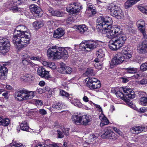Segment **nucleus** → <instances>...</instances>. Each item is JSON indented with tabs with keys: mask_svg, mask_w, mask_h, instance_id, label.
I'll return each mask as SVG.
<instances>
[{
	"mask_svg": "<svg viewBox=\"0 0 147 147\" xmlns=\"http://www.w3.org/2000/svg\"><path fill=\"white\" fill-rule=\"evenodd\" d=\"M18 143L15 142L11 143L9 144L10 147H18Z\"/></svg>",
	"mask_w": 147,
	"mask_h": 147,
	"instance_id": "0e129e2a",
	"label": "nucleus"
},
{
	"mask_svg": "<svg viewBox=\"0 0 147 147\" xmlns=\"http://www.w3.org/2000/svg\"><path fill=\"white\" fill-rule=\"evenodd\" d=\"M87 81V86L90 89L92 90L93 86L95 85L96 81H97V79L94 78H87L86 79Z\"/></svg>",
	"mask_w": 147,
	"mask_h": 147,
	"instance_id": "aec40b11",
	"label": "nucleus"
},
{
	"mask_svg": "<svg viewBox=\"0 0 147 147\" xmlns=\"http://www.w3.org/2000/svg\"><path fill=\"white\" fill-rule=\"evenodd\" d=\"M30 9L33 13L36 14L39 16H41L43 13L42 10L37 5L33 4L30 6Z\"/></svg>",
	"mask_w": 147,
	"mask_h": 147,
	"instance_id": "ddd939ff",
	"label": "nucleus"
},
{
	"mask_svg": "<svg viewBox=\"0 0 147 147\" xmlns=\"http://www.w3.org/2000/svg\"><path fill=\"white\" fill-rule=\"evenodd\" d=\"M82 6L78 2L71 3L66 7L67 11L71 14L76 13L82 8Z\"/></svg>",
	"mask_w": 147,
	"mask_h": 147,
	"instance_id": "1a4fd4ad",
	"label": "nucleus"
},
{
	"mask_svg": "<svg viewBox=\"0 0 147 147\" xmlns=\"http://www.w3.org/2000/svg\"><path fill=\"white\" fill-rule=\"evenodd\" d=\"M147 111V109L145 107H143L140 108L139 109L138 111L141 113H144Z\"/></svg>",
	"mask_w": 147,
	"mask_h": 147,
	"instance_id": "69168bd1",
	"label": "nucleus"
},
{
	"mask_svg": "<svg viewBox=\"0 0 147 147\" xmlns=\"http://www.w3.org/2000/svg\"><path fill=\"white\" fill-rule=\"evenodd\" d=\"M90 121L91 120L89 118L88 116L87 115H82L81 119V123L80 124L85 125H86L88 124Z\"/></svg>",
	"mask_w": 147,
	"mask_h": 147,
	"instance_id": "5701e85b",
	"label": "nucleus"
},
{
	"mask_svg": "<svg viewBox=\"0 0 147 147\" xmlns=\"http://www.w3.org/2000/svg\"><path fill=\"white\" fill-rule=\"evenodd\" d=\"M102 136L103 138L107 139L116 140L118 138V136L114 132L109 129H105L104 133Z\"/></svg>",
	"mask_w": 147,
	"mask_h": 147,
	"instance_id": "9d476101",
	"label": "nucleus"
},
{
	"mask_svg": "<svg viewBox=\"0 0 147 147\" xmlns=\"http://www.w3.org/2000/svg\"><path fill=\"white\" fill-rule=\"evenodd\" d=\"M10 121L9 119L7 118H3V120L2 121L1 125L4 126H7L10 123Z\"/></svg>",
	"mask_w": 147,
	"mask_h": 147,
	"instance_id": "4c0bfd02",
	"label": "nucleus"
},
{
	"mask_svg": "<svg viewBox=\"0 0 147 147\" xmlns=\"http://www.w3.org/2000/svg\"><path fill=\"white\" fill-rule=\"evenodd\" d=\"M65 74H70L72 71V69L68 66H65Z\"/></svg>",
	"mask_w": 147,
	"mask_h": 147,
	"instance_id": "3c124183",
	"label": "nucleus"
},
{
	"mask_svg": "<svg viewBox=\"0 0 147 147\" xmlns=\"http://www.w3.org/2000/svg\"><path fill=\"white\" fill-rule=\"evenodd\" d=\"M88 28L85 25H79L77 28L78 32L82 34L86 31Z\"/></svg>",
	"mask_w": 147,
	"mask_h": 147,
	"instance_id": "393cba45",
	"label": "nucleus"
},
{
	"mask_svg": "<svg viewBox=\"0 0 147 147\" xmlns=\"http://www.w3.org/2000/svg\"><path fill=\"white\" fill-rule=\"evenodd\" d=\"M38 74L42 78H44L48 79L50 78V76L49 75V72L42 67H39L37 69Z\"/></svg>",
	"mask_w": 147,
	"mask_h": 147,
	"instance_id": "4468645a",
	"label": "nucleus"
},
{
	"mask_svg": "<svg viewBox=\"0 0 147 147\" xmlns=\"http://www.w3.org/2000/svg\"><path fill=\"white\" fill-rule=\"evenodd\" d=\"M121 90H123V92L125 94V97L126 98L131 99L135 97V95L134 92L132 89L127 87H123L121 88Z\"/></svg>",
	"mask_w": 147,
	"mask_h": 147,
	"instance_id": "f8f14e48",
	"label": "nucleus"
},
{
	"mask_svg": "<svg viewBox=\"0 0 147 147\" xmlns=\"http://www.w3.org/2000/svg\"><path fill=\"white\" fill-rule=\"evenodd\" d=\"M139 9L142 12L147 14V9H146L142 6H139L138 7Z\"/></svg>",
	"mask_w": 147,
	"mask_h": 147,
	"instance_id": "603ef678",
	"label": "nucleus"
},
{
	"mask_svg": "<svg viewBox=\"0 0 147 147\" xmlns=\"http://www.w3.org/2000/svg\"><path fill=\"white\" fill-rule=\"evenodd\" d=\"M61 145V144L59 143L54 142L51 144L50 145L53 147H59Z\"/></svg>",
	"mask_w": 147,
	"mask_h": 147,
	"instance_id": "4d7b16f0",
	"label": "nucleus"
},
{
	"mask_svg": "<svg viewBox=\"0 0 147 147\" xmlns=\"http://www.w3.org/2000/svg\"><path fill=\"white\" fill-rule=\"evenodd\" d=\"M136 24L138 30L140 31L145 29V25L144 22L142 20H140L137 21Z\"/></svg>",
	"mask_w": 147,
	"mask_h": 147,
	"instance_id": "4be33fe9",
	"label": "nucleus"
},
{
	"mask_svg": "<svg viewBox=\"0 0 147 147\" xmlns=\"http://www.w3.org/2000/svg\"><path fill=\"white\" fill-rule=\"evenodd\" d=\"M30 54V53L29 52L27 51L25 52L24 51L22 53V57L25 59L30 58L31 56Z\"/></svg>",
	"mask_w": 147,
	"mask_h": 147,
	"instance_id": "a19ab883",
	"label": "nucleus"
},
{
	"mask_svg": "<svg viewBox=\"0 0 147 147\" xmlns=\"http://www.w3.org/2000/svg\"><path fill=\"white\" fill-rule=\"evenodd\" d=\"M71 51L70 48L65 49L63 48L53 46L49 48L47 51V55L48 57L53 59L55 58L58 59L63 58L66 59L68 57L69 52Z\"/></svg>",
	"mask_w": 147,
	"mask_h": 147,
	"instance_id": "f03ea898",
	"label": "nucleus"
},
{
	"mask_svg": "<svg viewBox=\"0 0 147 147\" xmlns=\"http://www.w3.org/2000/svg\"><path fill=\"white\" fill-rule=\"evenodd\" d=\"M11 9L13 12H17L18 11L20 12L23 10V9L22 8H19L17 6H13L11 7Z\"/></svg>",
	"mask_w": 147,
	"mask_h": 147,
	"instance_id": "37998d69",
	"label": "nucleus"
},
{
	"mask_svg": "<svg viewBox=\"0 0 147 147\" xmlns=\"http://www.w3.org/2000/svg\"><path fill=\"white\" fill-rule=\"evenodd\" d=\"M61 129L62 132L66 135H68L69 134V131L70 129L69 128H64L63 126H61Z\"/></svg>",
	"mask_w": 147,
	"mask_h": 147,
	"instance_id": "a18cd8bd",
	"label": "nucleus"
},
{
	"mask_svg": "<svg viewBox=\"0 0 147 147\" xmlns=\"http://www.w3.org/2000/svg\"><path fill=\"white\" fill-rule=\"evenodd\" d=\"M99 118L101 120L100 126L101 127L109 124V121L103 113H101L99 115Z\"/></svg>",
	"mask_w": 147,
	"mask_h": 147,
	"instance_id": "6ab92c4d",
	"label": "nucleus"
},
{
	"mask_svg": "<svg viewBox=\"0 0 147 147\" xmlns=\"http://www.w3.org/2000/svg\"><path fill=\"white\" fill-rule=\"evenodd\" d=\"M122 53L123 55L120 53H117L112 59L110 64V67L111 68H113L114 65L121 64L125 59H129L132 57L131 52L129 50L124 49L123 50Z\"/></svg>",
	"mask_w": 147,
	"mask_h": 147,
	"instance_id": "20e7f679",
	"label": "nucleus"
},
{
	"mask_svg": "<svg viewBox=\"0 0 147 147\" xmlns=\"http://www.w3.org/2000/svg\"><path fill=\"white\" fill-rule=\"evenodd\" d=\"M140 69L141 71H144L147 70V63H142L140 66Z\"/></svg>",
	"mask_w": 147,
	"mask_h": 147,
	"instance_id": "c03bdc74",
	"label": "nucleus"
},
{
	"mask_svg": "<svg viewBox=\"0 0 147 147\" xmlns=\"http://www.w3.org/2000/svg\"><path fill=\"white\" fill-rule=\"evenodd\" d=\"M30 59L31 60H34L35 61H39L40 60V58L38 57H34V56H33V57H31L30 56Z\"/></svg>",
	"mask_w": 147,
	"mask_h": 147,
	"instance_id": "052dcab7",
	"label": "nucleus"
},
{
	"mask_svg": "<svg viewBox=\"0 0 147 147\" xmlns=\"http://www.w3.org/2000/svg\"><path fill=\"white\" fill-rule=\"evenodd\" d=\"M82 115L80 114L75 113L71 117L72 121L76 124H79L81 123Z\"/></svg>",
	"mask_w": 147,
	"mask_h": 147,
	"instance_id": "dca6fc26",
	"label": "nucleus"
},
{
	"mask_svg": "<svg viewBox=\"0 0 147 147\" xmlns=\"http://www.w3.org/2000/svg\"><path fill=\"white\" fill-rule=\"evenodd\" d=\"M10 44L9 39L3 38L0 40V53L4 55L7 53L10 48Z\"/></svg>",
	"mask_w": 147,
	"mask_h": 147,
	"instance_id": "6e6552de",
	"label": "nucleus"
},
{
	"mask_svg": "<svg viewBox=\"0 0 147 147\" xmlns=\"http://www.w3.org/2000/svg\"><path fill=\"white\" fill-rule=\"evenodd\" d=\"M27 82L32 83L34 80V77L32 74L31 73L28 74L26 75Z\"/></svg>",
	"mask_w": 147,
	"mask_h": 147,
	"instance_id": "c9c22d12",
	"label": "nucleus"
},
{
	"mask_svg": "<svg viewBox=\"0 0 147 147\" xmlns=\"http://www.w3.org/2000/svg\"><path fill=\"white\" fill-rule=\"evenodd\" d=\"M140 104L144 106H147V97H141L140 99Z\"/></svg>",
	"mask_w": 147,
	"mask_h": 147,
	"instance_id": "473e14b6",
	"label": "nucleus"
},
{
	"mask_svg": "<svg viewBox=\"0 0 147 147\" xmlns=\"http://www.w3.org/2000/svg\"><path fill=\"white\" fill-rule=\"evenodd\" d=\"M64 66V64L62 63L58 71L59 72L62 74H65V67Z\"/></svg>",
	"mask_w": 147,
	"mask_h": 147,
	"instance_id": "58836bf2",
	"label": "nucleus"
},
{
	"mask_svg": "<svg viewBox=\"0 0 147 147\" xmlns=\"http://www.w3.org/2000/svg\"><path fill=\"white\" fill-rule=\"evenodd\" d=\"M95 7L93 5H90L87 8L86 13L92 15L95 14L96 13Z\"/></svg>",
	"mask_w": 147,
	"mask_h": 147,
	"instance_id": "b1692460",
	"label": "nucleus"
},
{
	"mask_svg": "<svg viewBox=\"0 0 147 147\" xmlns=\"http://www.w3.org/2000/svg\"><path fill=\"white\" fill-rule=\"evenodd\" d=\"M27 28L24 26L20 25L16 28L13 35L16 36H19L22 34H30L29 31L27 30Z\"/></svg>",
	"mask_w": 147,
	"mask_h": 147,
	"instance_id": "9b49d317",
	"label": "nucleus"
},
{
	"mask_svg": "<svg viewBox=\"0 0 147 147\" xmlns=\"http://www.w3.org/2000/svg\"><path fill=\"white\" fill-rule=\"evenodd\" d=\"M53 13L52 15L54 16H56L57 17H61L63 15V14L62 12H61L58 11H54L53 12Z\"/></svg>",
	"mask_w": 147,
	"mask_h": 147,
	"instance_id": "79ce46f5",
	"label": "nucleus"
},
{
	"mask_svg": "<svg viewBox=\"0 0 147 147\" xmlns=\"http://www.w3.org/2000/svg\"><path fill=\"white\" fill-rule=\"evenodd\" d=\"M68 99L71 101V103L75 106L79 107H82V104L80 101L78 100L75 99L73 97H69Z\"/></svg>",
	"mask_w": 147,
	"mask_h": 147,
	"instance_id": "412c9836",
	"label": "nucleus"
},
{
	"mask_svg": "<svg viewBox=\"0 0 147 147\" xmlns=\"http://www.w3.org/2000/svg\"><path fill=\"white\" fill-rule=\"evenodd\" d=\"M61 129L62 132L66 135H68L69 134V131L70 129L69 128H64L63 126H61Z\"/></svg>",
	"mask_w": 147,
	"mask_h": 147,
	"instance_id": "49530a36",
	"label": "nucleus"
},
{
	"mask_svg": "<svg viewBox=\"0 0 147 147\" xmlns=\"http://www.w3.org/2000/svg\"><path fill=\"white\" fill-rule=\"evenodd\" d=\"M64 30L62 28H58L55 30L53 36L54 38H59L64 34Z\"/></svg>",
	"mask_w": 147,
	"mask_h": 147,
	"instance_id": "a211bd4d",
	"label": "nucleus"
},
{
	"mask_svg": "<svg viewBox=\"0 0 147 147\" xmlns=\"http://www.w3.org/2000/svg\"><path fill=\"white\" fill-rule=\"evenodd\" d=\"M35 102L36 105L38 106H41L42 105V101L40 100H36Z\"/></svg>",
	"mask_w": 147,
	"mask_h": 147,
	"instance_id": "680f3d73",
	"label": "nucleus"
},
{
	"mask_svg": "<svg viewBox=\"0 0 147 147\" xmlns=\"http://www.w3.org/2000/svg\"><path fill=\"white\" fill-rule=\"evenodd\" d=\"M7 71L8 69L5 66L0 65V76H2L6 75Z\"/></svg>",
	"mask_w": 147,
	"mask_h": 147,
	"instance_id": "c756f323",
	"label": "nucleus"
},
{
	"mask_svg": "<svg viewBox=\"0 0 147 147\" xmlns=\"http://www.w3.org/2000/svg\"><path fill=\"white\" fill-rule=\"evenodd\" d=\"M140 83L142 85L146 84H147V80L143 79L140 81Z\"/></svg>",
	"mask_w": 147,
	"mask_h": 147,
	"instance_id": "e2e57ef3",
	"label": "nucleus"
},
{
	"mask_svg": "<svg viewBox=\"0 0 147 147\" xmlns=\"http://www.w3.org/2000/svg\"><path fill=\"white\" fill-rule=\"evenodd\" d=\"M95 85L93 86L92 90L98 89L101 86L100 82L97 79V81H96L94 83Z\"/></svg>",
	"mask_w": 147,
	"mask_h": 147,
	"instance_id": "ea45409f",
	"label": "nucleus"
},
{
	"mask_svg": "<svg viewBox=\"0 0 147 147\" xmlns=\"http://www.w3.org/2000/svg\"><path fill=\"white\" fill-rule=\"evenodd\" d=\"M61 86L64 88H67V83L65 82H62L61 83Z\"/></svg>",
	"mask_w": 147,
	"mask_h": 147,
	"instance_id": "774afa93",
	"label": "nucleus"
},
{
	"mask_svg": "<svg viewBox=\"0 0 147 147\" xmlns=\"http://www.w3.org/2000/svg\"><path fill=\"white\" fill-rule=\"evenodd\" d=\"M85 75L87 76H92L94 75L95 74L93 71V70L90 68H88L85 73Z\"/></svg>",
	"mask_w": 147,
	"mask_h": 147,
	"instance_id": "2f4dec72",
	"label": "nucleus"
},
{
	"mask_svg": "<svg viewBox=\"0 0 147 147\" xmlns=\"http://www.w3.org/2000/svg\"><path fill=\"white\" fill-rule=\"evenodd\" d=\"M113 129L117 134L119 135L122 136V132L119 129L115 127H113Z\"/></svg>",
	"mask_w": 147,
	"mask_h": 147,
	"instance_id": "864d4df0",
	"label": "nucleus"
},
{
	"mask_svg": "<svg viewBox=\"0 0 147 147\" xmlns=\"http://www.w3.org/2000/svg\"><path fill=\"white\" fill-rule=\"evenodd\" d=\"M139 51L140 52L142 53L147 52V43H146L145 42H142V45L140 46Z\"/></svg>",
	"mask_w": 147,
	"mask_h": 147,
	"instance_id": "c85d7f7f",
	"label": "nucleus"
},
{
	"mask_svg": "<svg viewBox=\"0 0 147 147\" xmlns=\"http://www.w3.org/2000/svg\"><path fill=\"white\" fill-rule=\"evenodd\" d=\"M113 21L111 18L108 16L105 18L100 17L97 20V28L104 30L107 37L109 38L112 39L117 37L115 40H111L109 42V46L113 50H117L121 47L126 40V36L122 32L120 26H111Z\"/></svg>",
	"mask_w": 147,
	"mask_h": 147,
	"instance_id": "f257e3e1",
	"label": "nucleus"
},
{
	"mask_svg": "<svg viewBox=\"0 0 147 147\" xmlns=\"http://www.w3.org/2000/svg\"><path fill=\"white\" fill-rule=\"evenodd\" d=\"M2 95L5 99H7L8 98V91H6L4 92L2 94Z\"/></svg>",
	"mask_w": 147,
	"mask_h": 147,
	"instance_id": "338daca9",
	"label": "nucleus"
},
{
	"mask_svg": "<svg viewBox=\"0 0 147 147\" xmlns=\"http://www.w3.org/2000/svg\"><path fill=\"white\" fill-rule=\"evenodd\" d=\"M30 60L26 59H24L22 60V63L24 65H28L29 64V61Z\"/></svg>",
	"mask_w": 147,
	"mask_h": 147,
	"instance_id": "bf43d9fd",
	"label": "nucleus"
},
{
	"mask_svg": "<svg viewBox=\"0 0 147 147\" xmlns=\"http://www.w3.org/2000/svg\"><path fill=\"white\" fill-rule=\"evenodd\" d=\"M98 135L97 134H93L90 135L88 138L86 139L84 142V146H87V145L91 144V142L93 141L98 138Z\"/></svg>",
	"mask_w": 147,
	"mask_h": 147,
	"instance_id": "f3484780",
	"label": "nucleus"
},
{
	"mask_svg": "<svg viewBox=\"0 0 147 147\" xmlns=\"http://www.w3.org/2000/svg\"><path fill=\"white\" fill-rule=\"evenodd\" d=\"M35 93V92L22 90L16 93L15 97L16 100L22 101L25 100L32 99L34 96Z\"/></svg>",
	"mask_w": 147,
	"mask_h": 147,
	"instance_id": "423d86ee",
	"label": "nucleus"
},
{
	"mask_svg": "<svg viewBox=\"0 0 147 147\" xmlns=\"http://www.w3.org/2000/svg\"><path fill=\"white\" fill-rule=\"evenodd\" d=\"M97 44L94 40H84L80 45V48L85 51H89L96 47Z\"/></svg>",
	"mask_w": 147,
	"mask_h": 147,
	"instance_id": "0eeeda50",
	"label": "nucleus"
},
{
	"mask_svg": "<svg viewBox=\"0 0 147 147\" xmlns=\"http://www.w3.org/2000/svg\"><path fill=\"white\" fill-rule=\"evenodd\" d=\"M94 105L95 106V107L97 109L99 112H101V113H103L102 109L99 105H96L95 104H94Z\"/></svg>",
	"mask_w": 147,
	"mask_h": 147,
	"instance_id": "13d9d810",
	"label": "nucleus"
},
{
	"mask_svg": "<svg viewBox=\"0 0 147 147\" xmlns=\"http://www.w3.org/2000/svg\"><path fill=\"white\" fill-rule=\"evenodd\" d=\"M44 25V23L42 21H36L34 22L33 23V26L37 30H38Z\"/></svg>",
	"mask_w": 147,
	"mask_h": 147,
	"instance_id": "bb28decb",
	"label": "nucleus"
},
{
	"mask_svg": "<svg viewBox=\"0 0 147 147\" xmlns=\"http://www.w3.org/2000/svg\"><path fill=\"white\" fill-rule=\"evenodd\" d=\"M107 10L112 16L117 19H121L124 17L122 11L114 4L111 3L109 5L107 6Z\"/></svg>",
	"mask_w": 147,
	"mask_h": 147,
	"instance_id": "39448f33",
	"label": "nucleus"
},
{
	"mask_svg": "<svg viewBox=\"0 0 147 147\" xmlns=\"http://www.w3.org/2000/svg\"><path fill=\"white\" fill-rule=\"evenodd\" d=\"M146 128L144 126H134L131 127L130 131L131 133L134 134H138L147 131Z\"/></svg>",
	"mask_w": 147,
	"mask_h": 147,
	"instance_id": "2eb2a0df",
	"label": "nucleus"
},
{
	"mask_svg": "<svg viewBox=\"0 0 147 147\" xmlns=\"http://www.w3.org/2000/svg\"><path fill=\"white\" fill-rule=\"evenodd\" d=\"M105 49L104 48L100 49L96 51V54L98 58H101L103 57L105 55Z\"/></svg>",
	"mask_w": 147,
	"mask_h": 147,
	"instance_id": "cd10ccee",
	"label": "nucleus"
},
{
	"mask_svg": "<svg viewBox=\"0 0 147 147\" xmlns=\"http://www.w3.org/2000/svg\"><path fill=\"white\" fill-rule=\"evenodd\" d=\"M20 127L21 130L24 131H28L29 127L26 121H22L20 125Z\"/></svg>",
	"mask_w": 147,
	"mask_h": 147,
	"instance_id": "a878e982",
	"label": "nucleus"
},
{
	"mask_svg": "<svg viewBox=\"0 0 147 147\" xmlns=\"http://www.w3.org/2000/svg\"><path fill=\"white\" fill-rule=\"evenodd\" d=\"M35 147H50L49 145L46 144H42L41 143H38L36 145Z\"/></svg>",
	"mask_w": 147,
	"mask_h": 147,
	"instance_id": "6e6d98bb",
	"label": "nucleus"
},
{
	"mask_svg": "<svg viewBox=\"0 0 147 147\" xmlns=\"http://www.w3.org/2000/svg\"><path fill=\"white\" fill-rule=\"evenodd\" d=\"M52 107L55 109L60 110L62 108L63 105L60 102H56L52 105Z\"/></svg>",
	"mask_w": 147,
	"mask_h": 147,
	"instance_id": "7c9ffc66",
	"label": "nucleus"
},
{
	"mask_svg": "<svg viewBox=\"0 0 147 147\" xmlns=\"http://www.w3.org/2000/svg\"><path fill=\"white\" fill-rule=\"evenodd\" d=\"M37 111L39 113L40 115H44L47 114L46 111L44 109H39V110H37Z\"/></svg>",
	"mask_w": 147,
	"mask_h": 147,
	"instance_id": "8fccbe9b",
	"label": "nucleus"
},
{
	"mask_svg": "<svg viewBox=\"0 0 147 147\" xmlns=\"http://www.w3.org/2000/svg\"><path fill=\"white\" fill-rule=\"evenodd\" d=\"M135 3L131 0H128L125 3V7L126 9H127L134 4Z\"/></svg>",
	"mask_w": 147,
	"mask_h": 147,
	"instance_id": "e433bc0d",
	"label": "nucleus"
},
{
	"mask_svg": "<svg viewBox=\"0 0 147 147\" xmlns=\"http://www.w3.org/2000/svg\"><path fill=\"white\" fill-rule=\"evenodd\" d=\"M29 34H26L17 36L13 35L12 42L16 47L20 50L27 46L30 43Z\"/></svg>",
	"mask_w": 147,
	"mask_h": 147,
	"instance_id": "7ed1b4c3",
	"label": "nucleus"
},
{
	"mask_svg": "<svg viewBox=\"0 0 147 147\" xmlns=\"http://www.w3.org/2000/svg\"><path fill=\"white\" fill-rule=\"evenodd\" d=\"M48 67L54 69L56 67V65L54 63L49 62Z\"/></svg>",
	"mask_w": 147,
	"mask_h": 147,
	"instance_id": "5fc2aeb1",
	"label": "nucleus"
},
{
	"mask_svg": "<svg viewBox=\"0 0 147 147\" xmlns=\"http://www.w3.org/2000/svg\"><path fill=\"white\" fill-rule=\"evenodd\" d=\"M57 137L59 138H63L64 135L63 133L62 132V130L61 131L60 129H58L57 130Z\"/></svg>",
	"mask_w": 147,
	"mask_h": 147,
	"instance_id": "09e8293b",
	"label": "nucleus"
},
{
	"mask_svg": "<svg viewBox=\"0 0 147 147\" xmlns=\"http://www.w3.org/2000/svg\"><path fill=\"white\" fill-rule=\"evenodd\" d=\"M121 88H120V90L119 91L116 92L115 90H114L115 94L117 97H119L121 98H123L124 97L125 94H123L122 92L123 90H121Z\"/></svg>",
	"mask_w": 147,
	"mask_h": 147,
	"instance_id": "f704fd0d",
	"label": "nucleus"
},
{
	"mask_svg": "<svg viewBox=\"0 0 147 147\" xmlns=\"http://www.w3.org/2000/svg\"><path fill=\"white\" fill-rule=\"evenodd\" d=\"M60 94L62 96L65 97H67L68 98L69 97H70L69 96V94L68 93L65 92L63 90H62L60 91Z\"/></svg>",
	"mask_w": 147,
	"mask_h": 147,
	"instance_id": "de8ad7c7",
	"label": "nucleus"
},
{
	"mask_svg": "<svg viewBox=\"0 0 147 147\" xmlns=\"http://www.w3.org/2000/svg\"><path fill=\"white\" fill-rule=\"evenodd\" d=\"M125 69L127 73L130 74L135 73L137 72L138 70L137 68L131 67L125 68Z\"/></svg>",
	"mask_w": 147,
	"mask_h": 147,
	"instance_id": "72a5a7b5",
	"label": "nucleus"
}]
</instances>
